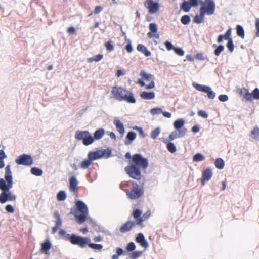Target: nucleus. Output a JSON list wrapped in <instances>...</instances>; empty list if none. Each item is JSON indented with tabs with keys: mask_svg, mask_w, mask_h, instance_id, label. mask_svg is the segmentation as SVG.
Returning <instances> with one entry per match:
<instances>
[{
	"mask_svg": "<svg viewBox=\"0 0 259 259\" xmlns=\"http://www.w3.org/2000/svg\"><path fill=\"white\" fill-rule=\"evenodd\" d=\"M13 176L11 170V166L8 165L5 168L4 178H0V203H5L7 201H15L17 196L13 194L10 190L13 187Z\"/></svg>",
	"mask_w": 259,
	"mask_h": 259,
	"instance_id": "obj_1",
	"label": "nucleus"
},
{
	"mask_svg": "<svg viewBox=\"0 0 259 259\" xmlns=\"http://www.w3.org/2000/svg\"><path fill=\"white\" fill-rule=\"evenodd\" d=\"M111 92L114 97L118 101H125L130 103L136 102L133 93L121 87H113Z\"/></svg>",
	"mask_w": 259,
	"mask_h": 259,
	"instance_id": "obj_2",
	"label": "nucleus"
},
{
	"mask_svg": "<svg viewBox=\"0 0 259 259\" xmlns=\"http://www.w3.org/2000/svg\"><path fill=\"white\" fill-rule=\"evenodd\" d=\"M77 212L74 214L77 222L79 224H82L85 221L88 215V208L87 205L82 201L78 200L76 202Z\"/></svg>",
	"mask_w": 259,
	"mask_h": 259,
	"instance_id": "obj_3",
	"label": "nucleus"
},
{
	"mask_svg": "<svg viewBox=\"0 0 259 259\" xmlns=\"http://www.w3.org/2000/svg\"><path fill=\"white\" fill-rule=\"evenodd\" d=\"M131 164L136 165V167L141 168L143 170L146 169L149 165L148 160L140 154H135L133 155Z\"/></svg>",
	"mask_w": 259,
	"mask_h": 259,
	"instance_id": "obj_4",
	"label": "nucleus"
},
{
	"mask_svg": "<svg viewBox=\"0 0 259 259\" xmlns=\"http://www.w3.org/2000/svg\"><path fill=\"white\" fill-rule=\"evenodd\" d=\"M215 5L212 0H205L202 2V6L200 8V11L203 12L205 15H211L215 11Z\"/></svg>",
	"mask_w": 259,
	"mask_h": 259,
	"instance_id": "obj_5",
	"label": "nucleus"
},
{
	"mask_svg": "<svg viewBox=\"0 0 259 259\" xmlns=\"http://www.w3.org/2000/svg\"><path fill=\"white\" fill-rule=\"evenodd\" d=\"M111 151L109 150H99L94 152H90L88 154V158L92 161L98 159L102 157L107 158L110 156Z\"/></svg>",
	"mask_w": 259,
	"mask_h": 259,
	"instance_id": "obj_6",
	"label": "nucleus"
},
{
	"mask_svg": "<svg viewBox=\"0 0 259 259\" xmlns=\"http://www.w3.org/2000/svg\"><path fill=\"white\" fill-rule=\"evenodd\" d=\"M125 171L129 176L133 179L139 180L141 179L142 175L140 168L136 167V165H131L125 167Z\"/></svg>",
	"mask_w": 259,
	"mask_h": 259,
	"instance_id": "obj_7",
	"label": "nucleus"
},
{
	"mask_svg": "<svg viewBox=\"0 0 259 259\" xmlns=\"http://www.w3.org/2000/svg\"><path fill=\"white\" fill-rule=\"evenodd\" d=\"M192 85L197 90L207 93L208 98L213 99L215 98V93L209 86L199 84L197 83H193Z\"/></svg>",
	"mask_w": 259,
	"mask_h": 259,
	"instance_id": "obj_8",
	"label": "nucleus"
},
{
	"mask_svg": "<svg viewBox=\"0 0 259 259\" xmlns=\"http://www.w3.org/2000/svg\"><path fill=\"white\" fill-rule=\"evenodd\" d=\"M90 241V239L89 238L74 234L71 238V243L73 245H77L81 248H84Z\"/></svg>",
	"mask_w": 259,
	"mask_h": 259,
	"instance_id": "obj_9",
	"label": "nucleus"
},
{
	"mask_svg": "<svg viewBox=\"0 0 259 259\" xmlns=\"http://www.w3.org/2000/svg\"><path fill=\"white\" fill-rule=\"evenodd\" d=\"M15 162L18 165L29 166L33 164V161L31 155L23 154L15 160Z\"/></svg>",
	"mask_w": 259,
	"mask_h": 259,
	"instance_id": "obj_10",
	"label": "nucleus"
},
{
	"mask_svg": "<svg viewBox=\"0 0 259 259\" xmlns=\"http://www.w3.org/2000/svg\"><path fill=\"white\" fill-rule=\"evenodd\" d=\"M144 194L143 187H138L137 184L136 187H134L133 189L127 193V196L130 199H137L141 197Z\"/></svg>",
	"mask_w": 259,
	"mask_h": 259,
	"instance_id": "obj_11",
	"label": "nucleus"
},
{
	"mask_svg": "<svg viewBox=\"0 0 259 259\" xmlns=\"http://www.w3.org/2000/svg\"><path fill=\"white\" fill-rule=\"evenodd\" d=\"M144 6L148 10L150 14L157 13L159 9V5L153 0H146L144 3Z\"/></svg>",
	"mask_w": 259,
	"mask_h": 259,
	"instance_id": "obj_12",
	"label": "nucleus"
},
{
	"mask_svg": "<svg viewBox=\"0 0 259 259\" xmlns=\"http://www.w3.org/2000/svg\"><path fill=\"white\" fill-rule=\"evenodd\" d=\"M186 133L187 130L185 128L180 130H175L169 134L168 138L170 141H173L177 138L183 137Z\"/></svg>",
	"mask_w": 259,
	"mask_h": 259,
	"instance_id": "obj_13",
	"label": "nucleus"
},
{
	"mask_svg": "<svg viewBox=\"0 0 259 259\" xmlns=\"http://www.w3.org/2000/svg\"><path fill=\"white\" fill-rule=\"evenodd\" d=\"M212 176V172L210 168H207L205 169L202 174V177L201 179V184L204 185L205 182L209 180Z\"/></svg>",
	"mask_w": 259,
	"mask_h": 259,
	"instance_id": "obj_14",
	"label": "nucleus"
},
{
	"mask_svg": "<svg viewBox=\"0 0 259 259\" xmlns=\"http://www.w3.org/2000/svg\"><path fill=\"white\" fill-rule=\"evenodd\" d=\"M136 226V222L135 221H127L120 228V231L124 233L130 231L134 226Z\"/></svg>",
	"mask_w": 259,
	"mask_h": 259,
	"instance_id": "obj_15",
	"label": "nucleus"
},
{
	"mask_svg": "<svg viewBox=\"0 0 259 259\" xmlns=\"http://www.w3.org/2000/svg\"><path fill=\"white\" fill-rule=\"evenodd\" d=\"M136 241L139 243L142 247L145 248H147L149 246L148 243L145 239L143 234L142 233H140L138 234L136 238Z\"/></svg>",
	"mask_w": 259,
	"mask_h": 259,
	"instance_id": "obj_16",
	"label": "nucleus"
},
{
	"mask_svg": "<svg viewBox=\"0 0 259 259\" xmlns=\"http://www.w3.org/2000/svg\"><path fill=\"white\" fill-rule=\"evenodd\" d=\"M89 133V132L87 131L77 130L75 134V138L78 141H82L83 143Z\"/></svg>",
	"mask_w": 259,
	"mask_h": 259,
	"instance_id": "obj_17",
	"label": "nucleus"
},
{
	"mask_svg": "<svg viewBox=\"0 0 259 259\" xmlns=\"http://www.w3.org/2000/svg\"><path fill=\"white\" fill-rule=\"evenodd\" d=\"M78 181L75 176H71L69 179V188L71 191L75 192L77 190Z\"/></svg>",
	"mask_w": 259,
	"mask_h": 259,
	"instance_id": "obj_18",
	"label": "nucleus"
},
{
	"mask_svg": "<svg viewBox=\"0 0 259 259\" xmlns=\"http://www.w3.org/2000/svg\"><path fill=\"white\" fill-rule=\"evenodd\" d=\"M114 124L115 125L117 131L121 135H123L125 132V129L123 123L119 120L116 119L113 122Z\"/></svg>",
	"mask_w": 259,
	"mask_h": 259,
	"instance_id": "obj_19",
	"label": "nucleus"
},
{
	"mask_svg": "<svg viewBox=\"0 0 259 259\" xmlns=\"http://www.w3.org/2000/svg\"><path fill=\"white\" fill-rule=\"evenodd\" d=\"M136 134L134 132L131 131L128 132L126 136V140L124 142L125 145H130L135 139Z\"/></svg>",
	"mask_w": 259,
	"mask_h": 259,
	"instance_id": "obj_20",
	"label": "nucleus"
},
{
	"mask_svg": "<svg viewBox=\"0 0 259 259\" xmlns=\"http://www.w3.org/2000/svg\"><path fill=\"white\" fill-rule=\"evenodd\" d=\"M249 136L252 139L259 141V127L257 125L253 127L250 132Z\"/></svg>",
	"mask_w": 259,
	"mask_h": 259,
	"instance_id": "obj_21",
	"label": "nucleus"
},
{
	"mask_svg": "<svg viewBox=\"0 0 259 259\" xmlns=\"http://www.w3.org/2000/svg\"><path fill=\"white\" fill-rule=\"evenodd\" d=\"M140 97L143 99L151 100L155 98V93L153 92L144 91L141 93Z\"/></svg>",
	"mask_w": 259,
	"mask_h": 259,
	"instance_id": "obj_22",
	"label": "nucleus"
},
{
	"mask_svg": "<svg viewBox=\"0 0 259 259\" xmlns=\"http://www.w3.org/2000/svg\"><path fill=\"white\" fill-rule=\"evenodd\" d=\"M137 49L138 51L144 54L146 57H149L151 55V52L143 45L139 44L137 46Z\"/></svg>",
	"mask_w": 259,
	"mask_h": 259,
	"instance_id": "obj_23",
	"label": "nucleus"
},
{
	"mask_svg": "<svg viewBox=\"0 0 259 259\" xmlns=\"http://www.w3.org/2000/svg\"><path fill=\"white\" fill-rule=\"evenodd\" d=\"M140 75L142 77V79L147 81H150L151 80H154L155 79V77L153 75L150 73H147L144 70L140 72Z\"/></svg>",
	"mask_w": 259,
	"mask_h": 259,
	"instance_id": "obj_24",
	"label": "nucleus"
},
{
	"mask_svg": "<svg viewBox=\"0 0 259 259\" xmlns=\"http://www.w3.org/2000/svg\"><path fill=\"white\" fill-rule=\"evenodd\" d=\"M105 131L103 128H99L94 133V137L95 140H100L103 138L105 135Z\"/></svg>",
	"mask_w": 259,
	"mask_h": 259,
	"instance_id": "obj_25",
	"label": "nucleus"
},
{
	"mask_svg": "<svg viewBox=\"0 0 259 259\" xmlns=\"http://www.w3.org/2000/svg\"><path fill=\"white\" fill-rule=\"evenodd\" d=\"M204 15L205 14L202 12L201 11H200V14L199 15H196L194 17L193 19V21L194 23L197 24H200L204 22Z\"/></svg>",
	"mask_w": 259,
	"mask_h": 259,
	"instance_id": "obj_26",
	"label": "nucleus"
},
{
	"mask_svg": "<svg viewBox=\"0 0 259 259\" xmlns=\"http://www.w3.org/2000/svg\"><path fill=\"white\" fill-rule=\"evenodd\" d=\"M184 123L185 121L184 119L180 118L174 121V126L176 130H180L181 129H183L182 127L183 126Z\"/></svg>",
	"mask_w": 259,
	"mask_h": 259,
	"instance_id": "obj_27",
	"label": "nucleus"
},
{
	"mask_svg": "<svg viewBox=\"0 0 259 259\" xmlns=\"http://www.w3.org/2000/svg\"><path fill=\"white\" fill-rule=\"evenodd\" d=\"M94 142V138L92 136V134L89 133L84 140H83V142L82 143L85 146H88L92 144Z\"/></svg>",
	"mask_w": 259,
	"mask_h": 259,
	"instance_id": "obj_28",
	"label": "nucleus"
},
{
	"mask_svg": "<svg viewBox=\"0 0 259 259\" xmlns=\"http://www.w3.org/2000/svg\"><path fill=\"white\" fill-rule=\"evenodd\" d=\"M51 247V244L49 240H46L41 244V250L42 251L47 252L49 251Z\"/></svg>",
	"mask_w": 259,
	"mask_h": 259,
	"instance_id": "obj_29",
	"label": "nucleus"
},
{
	"mask_svg": "<svg viewBox=\"0 0 259 259\" xmlns=\"http://www.w3.org/2000/svg\"><path fill=\"white\" fill-rule=\"evenodd\" d=\"M214 164L215 167L219 169H222L225 166L224 161L221 158H217Z\"/></svg>",
	"mask_w": 259,
	"mask_h": 259,
	"instance_id": "obj_30",
	"label": "nucleus"
},
{
	"mask_svg": "<svg viewBox=\"0 0 259 259\" xmlns=\"http://www.w3.org/2000/svg\"><path fill=\"white\" fill-rule=\"evenodd\" d=\"M205 159L204 156L201 153H198L196 154L193 157L192 160L193 162H200L202 161Z\"/></svg>",
	"mask_w": 259,
	"mask_h": 259,
	"instance_id": "obj_31",
	"label": "nucleus"
},
{
	"mask_svg": "<svg viewBox=\"0 0 259 259\" xmlns=\"http://www.w3.org/2000/svg\"><path fill=\"white\" fill-rule=\"evenodd\" d=\"M191 8L190 3L188 1H184L181 5V8L185 12H188L190 11Z\"/></svg>",
	"mask_w": 259,
	"mask_h": 259,
	"instance_id": "obj_32",
	"label": "nucleus"
},
{
	"mask_svg": "<svg viewBox=\"0 0 259 259\" xmlns=\"http://www.w3.org/2000/svg\"><path fill=\"white\" fill-rule=\"evenodd\" d=\"M87 244L88 245V246L90 248L96 250H101L102 249L103 247L102 244H95L93 243H90V242Z\"/></svg>",
	"mask_w": 259,
	"mask_h": 259,
	"instance_id": "obj_33",
	"label": "nucleus"
},
{
	"mask_svg": "<svg viewBox=\"0 0 259 259\" xmlns=\"http://www.w3.org/2000/svg\"><path fill=\"white\" fill-rule=\"evenodd\" d=\"M236 31H237V35L238 36L241 37L242 38H244V31L243 27L239 25H237Z\"/></svg>",
	"mask_w": 259,
	"mask_h": 259,
	"instance_id": "obj_34",
	"label": "nucleus"
},
{
	"mask_svg": "<svg viewBox=\"0 0 259 259\" xmlns=\"http://www.w3.org/2000/svg\"><path fill=\"white\" fill-rule=\"evenodd\" d=\"M31 172L35 176H40L43 174V170L37 167H32L31 169Z\"/></svg>",
	"mask_w": 259,
	"mask_h": 259,
	"instance_id": "obj_35",
	"label": "nucleus"
},
{
	"mask_svg": "<svg viewBox=\"0 0 259 259\" xmlns=\"http://www.w3.org/2000/svg\"><path fill=\"white\" fill-rule=\"evenodd\" d=\"M92 163V161L88 158V159H86L83 161L80 164V167L82 169L87 168Z\"/></svg>",
	"mask_w": 259,
	"mask_h": 259,
	"instance_id": "obj_36",
	"label": "nucleus"
},
{
	"mask_svg": "<svg viewBox=\"0 0 259 259\" xmlns=\"http://www.w3.org/2000/svg\"><path fill=\"white\" fill-rule=\"evenodd\" d=\"M54 216L56 218L55 226H57V227L59 228L61 226L62 223L60 215L58 212V211H55L54 212Z\"/></svg>",
	"mask_w": 259,
	"mask_h": 259,
	"instance_id": "obj_37",
	"label": "nucleus"
},
{
	"mask_svg": "<svg viewBox=\"0 0 259 259\" xmlns=\"http://www.w3.org/2000/svg\"><path fill=\"white\" fill-rule=\"evenodd\" d=\"M161 132V129L160 127H158L156 128L154 130L152 131L151 133V138L153 139H155L160 134Z\"/></svg>",
	"mask_w": 259,
	"mask_h": 259,
	"instance_id": "obj_38",
	"label": "nucleus"
},
{
	"mask_svg": "<svg viewBox=\"0 0 259 259\" xmlns=\"http://www.w3.org/2000/svg\"><path fill=\"white\" fill-rule=\"evenodd\" d=\"M191 21V19L189 16L187 15H183L181 18V22L184 25L188 24Z\"/></svg>",
	"mask_w": 259,
	"mask_h": 259,
	"instance_id": "obj_39",
	"label": "nucleus"
},
{
	"mask_svg": "<svg viewBox=\"0 0 259 259\" xmlns=\"http://www.w3.org/2000/svg\"><path fill=\"white\" fill-rule=\"evenodd\" d=\"M166 147L168 151L171 153H175L177 150L176 146L172 142H169L167 143Z\"/></svg>",
	"mask_w": 259,
	"mask_h": 259,
	"instance_id": "obj_40",
	"label": "nucleus"
},
{
	"mask_svg": "<svg viewBox=\"0 0 259 259\" xmlns=\"http://www.w3.org/2000/svg\"><path fill=\"white\" fill-rule=\"evenodd\" d=\"M57 198L58 201H64L66 198V194L63 191H60L58 192Z\"/></svg>",
	"mask_w": 259,
	"mask_h": 259,
	"instance_id": "obj_41",
	"label": "nucleus"
},
{
	"mask_svg": "<svg viewBox=\"0 0 259 259\" xmlns=\"http://www.w3.org/2000/svg\"><path fill=\"white\" fill-rule=\"evenodd\" d=\"M143 253L142 251H136L130 254V258L131 259H137L140 257Z\"/></svg>",
	"mask_w": 259,
	"mask_h": 259,
	"instance_id": "obj_42",
	"label": "nucleus"
},
{
	"mask_svg": "<svg viewBox=\"0 0 259 259\" xmlns=\"http://www.w3.org/2000/svg\"><path fill=\"white\" fill-rule=\"evenodd\" d=\"M150 112L153 115H158L162 113V110L160 108L157 107L151 109Z\"/></svg>",
	"mask_w": 259,
	"mask_h": 259,
	"instance_id": "obj_43",
	"label": "nucleus"
},
{
	"mask_svg": "<svg viewBox=\"0 0 259 259\" xmlns=\"http://www.w3.org/2000/svg\"><path fill=\"white\" fill-rule=\"evenodd\" d=\"M149 28L150 31L153 33H156L158 30L157 25L154 23H151L149 24Z\"/></svg>",
	"mask_w": 259,
	"mask_h": 259,
	"instance_id": "obj_44",
	"label": "nucleus"
},
{
	"mask_svg": "<svg viewBox=\"0 0 259 259\" xmlns=\"http://www.w3.org/2000/svg\"><path fill=\"white\" fill-rule=\"evenodd\" d=\"M105 46L106 47V50L109 52H111L114 49V46L113 45V44H112V42L111 41H108V42L105 43Z\"/></svg>",
	"mask_w": 259,
	"mask_h": 259,
	"instance_id": "obj_45",
	"label": "nucleus"
},
{
	"mask_svg": "<svg viewBox=\"0 0 259 259\" xmlns=\"http://www.w3.org/2000/svg\"><path fill=\"white\" fill-rule=\"evenodd\" d=\"M142 212L139 209H136L133 212V216L135 219L141 218Z\"/></svg>",
	"mask_w": 259,
	"mask_h": 259,
	"instance_id": "obj_46",
	"label": "nucleus"
},
{
	"mask_svg": "<svg viewBox=\"0 0 259 259\" xmlns=\"http://www.w3.org/2000/svg\"><path fill=\"white\" fill-rule=\"evenodd\" d=\"M224 50V47L223 45H219L214 51V54L215 56H218L220 53Z\"/></svg>",
	"mask_w": 259,
	"mask_h": 259,
	"instance_id": "obj_47",
	"label": "nucleus"
},
{
	"mask_svg": "<svg viewBox=\"0 0 259 259\" xmlns=\"http://www.w3.org/2000/svg\"><path fill=\"white\" fill-rule=\"evenodd\" d=\"M227 47L230 52H232L234 50V46L232 39L228 40Z\"/></svg>",
	"mask_w": 259,
	"mask_h": 259,
	"instance_id": "obj_48",
	"label": "nucleus"
},
{
	"mask_svg": "<svg viewBox=\"0 0 259 259\" xmlns=\"http://www.w3.org/2000/svg\"><path fill=\"white\" fill-rule=\"evenodd\" d=\"M173 50L175 53L179 56H182L184 55V51L181 48L175 47Z\"/></svg>",
	"mask_w": 259,
	"mask_h": 259,
	"instance_id": "obj_49",
	"label": "nucleus"
},
{
	"mask_svg": "<svg viewBox=\"0 0 259 259\" xmlns=\"http://www.w3.org/2000/svg\"><path fill=\"white\" fill-rule=\"evenodd\" d=\"M231 34V29L229 28L227 30L226 33L224 35H223V37L225 40H229L230 39H232L230 36Z\"/></svg>",
	"mask_w": 259,
	"mask_h": 259,
	"instance_id": "obj_50",
	"label": "nucleus"
},
{
	"mask_svg": "<svg viewBox=\"0 0 259 259\" xmlns=\"http://www.w3.org/2000/svg\"><path fill=\"white\" fill-rule=\"evenodd\" d=\"M252 97L255 99H259V89L258 88H255L252 92Z\"/></svg>",
	"mask_w": 259,
	"mask_h": 259,
	"instance_id": "obj_51",
	"label": "nucleus"
},
{
	"mask_svg": "<svg viewBox=\"0 0 259 259\" xmlns=\"http://www.w3.org/2000/svg\"><path fill=\"white\" fill-rule=\"evenodd\" d=\"M136 246L133 242H130L127 245L126 249L128 251H133L135 249Z\"/></svg>",
	"mask_w": 259,
	"mask_h": 259,
	"instance_id": "obj_52",
	"label": "nucleus"
},
{
	"mask_svg": "<svg viewBox=\"0 0 259 259\" xmlns=\"http://www.w3.org/2000/svg\"><path fill=\"white\" fill-rule=\"evenodd\" d=\"M219 100L221 102H225L228 100V97L226 95H220L218 97Z\"/></svg>",
	"mask_w": 259,
	"mask_h": 259,
	"instance_id": "obj_53",
	"label": "nucleus"
},
{
	"mask_svg": "<svg viewBox=\"0 0 259 259\" xmlns=\"http://www.w3.org/2000/svg\"><path fill=\"white\" fill-rule=\"evenodd\" d=\"M128 43L125 46V49L128 53H131L133 51V47L130 40H128Z\"/></svg>",
	"mask_w": 259,
	"mask_h": 259,
	"instance_id": "obj_54",
	"label": "nucleus"
},
{
	"mask_svg": "<svg viewBox=\"0 0 259 259\" xmlns=\"http://www.w3.org/2000/svg\"><path fill=\"white\" fill-rule=\"evenodd\" d=\"M165 46L168 51H170L174 48L172 44L168 41H166L164 43Z\"/></svg>",
	"mask_w": 259,
	"mask_h": 259,
	"instance_id": "obj_55",
	"label": "nucleus"
},
{
	"mask_svg": "<svg viewBox=\"0 0 259 259\" xmlns=\"http://www.w3.org/2000/svg\"><path fill=\"white\" fill-rule=\"evenodd\" d=\"M5 209L7 212H10V213H13L15 211L14 208L13 207V206L10 204H8V205H6Z\"/></svg>",
	"mask_w": 259,
	"mask_h": 259,
	"instance_id": "obj_56",
	"label": "nucleus"
},
{
	"mask_svg": "<svg viewBox=\"0 0 259 259\" xmlns=\"http://www.w3.org/2000/svg\"><path fill=\"white\" fill-rule=\"evenodd\" d=\"M198 115L204 118H206L208 117V114L204 111L200 110L198 112Z\"/></svg>",
	"mask_w": 259,
	"mask_h": 259,
	"instance_id": "obj_57",
	"label": "nucleus"
},
{
	"mask_svg": "<svg viewBox=\"0 0 259 259\" xmlns=\"http://www.w3.org/2000/svg\"><path fill=\"white\" fill-rule=\"evenodd\" d=\"M134 129L137 130L139 132V134L142 137L144 138L146 136V135L145 134L142 128L136 126L134 128Z\"/></svg>",
	"mask_w": 259,
	"mask_h": 259,
	"instance_id": "obj_58",
	"label": "nucleus"
},
{
	"mask_svg": "<svg viewBox=\"0 0 259 259\" xmlns=\"http://www.w3.org/2000/svg\"><path fill=\"white\" fill-rule=\"evenodd\" d=\"M243 98H244L246 101H250L252 99V94L248 91L243 96Z\"/></svg>",
	"mask_w": 259,
	"mask_h": 259,
	"instance_id": "obj_59",
	"label": "nucleus"
},
{
	"mask_svg": "<svg viewBox=\"0 0 259 259\" xmlns=\"http://www.w3.org/2000/svg\"><path fill=\"white\" fill-rule=\"evenodd\" d=\"M145 87L146 89H151L154 88L155 87L154 80H151L150 83L147 85L145 84Z\"/></svg>",
	"mask_w": 259,
	"mask_h": 259,
	"instance_id": "obj_60",
	"label": "nucleus"
},
{
	"mask_svg": "<svg viewBox=\"0 0 259 259\" xmlns=\"http://www.w3.org/2000/svg\"><path fill=\"white\" fill-rule=\"evenodd\" d=\"M255 27L256 29V35L259 37V18L255 20Z\"/></svg>",
	"mask_w": 259,
	"mask_h": 259,
	"instance_id": "obj_61",
	"label": "nucleus"
},
{
	"mask_svg": "<svg viewBox=\"0 0 259 259\" xmlns=\"http://www.w3.org/2000/svg\"><path fill=\"white\" fill-rule=\"evenodd\" d=\"M136 221H135L136 222V225H138L141 226V227H144V225L143 224V222H144L142 218H138L136 219Z\"/></svg>",
	"mask_w": 259,
	"mask_h": 259,
	"instance_id": "obj_62",
	"label": "nucleus"
},
{
	"mask_svg": "<svg viewBox=\"0 0 259 259\" xmlns=\"http://www.w3.org/2000/svg\"><path fill=\"white\" fill-rule=\"evenodd\" d=\"M125 74V71L123 70L118 69L117 70L116 75L119 77L120 76L123 75Z\"/></svg>",
	"mask_w": 259,
	"mask_h": 259,
	"instance_id": "obj_63",
	"label": "nucleus"
},
{
	"mask_svg": "<svg viewBox=\"0 0 259 259\" xmlns=\"http://www.w3.org/2000/svg\"><path fill=\"white\" fill-rule=\"evenodd\" d=\"M150 212L149 211H147L143 215V216L141 217V218H142L143 221H144L150 216Z\"/></svg>",
	"mask_w": 259,
	"mask_h": 259,
	"instance_id": "obj_64",
	"label": "nucleus"
}]
</instances>
